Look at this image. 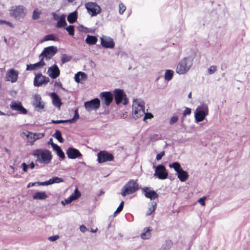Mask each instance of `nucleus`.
<instances>
[{"instance_id": "nucleus-20", "label": "nucleus", "mask_w": 250, "mask_h": 250, "mask_svg": "<svg viewBox=\"0 0 250 250\" xmlns=\"http://www.w3.org/2000/svg\"><path fill=\"white\" fill-rule=\"evenodd\" d=\"M47 74L51 78L55 79L59 76L60 70L57 65L54 64L48 68Z\"/></svg>"}, {"instance_id": "nucleus-56", "label": "nucleus", "mask_w": 250, "mask_h": 250, "mask_svg": "<svg viewBox=\"0 0 250 250\" xmlns=\"http://www.w3.org/2000/svg\"><path fill=\"white\" fill-rule=\"evenodd\" d=\"M21 167L24 172L27 171L28 168H29L28 165L24 162L21 164Z\"/></svg>"}, {"instance_id": "nucleus-58", "label": "nucleus", "mask_w": 250, "mask_h": 250, "mask_svg": "<svg viewBox=\"0 0 250 250\" xmlns=\"http://www.w3.org/2000/svg\"><path fill=\"white\" fill-rule=\"evenodd\" d=\"M51 15H52L53 16V19L55 20V21H58L60 18V16H59L55 12H52Z\"/></svg>"}, {"instance_id": "nucleus-10", "label": "nucleus", "mask_w": 250, "mask_h": 250, "mask_svg": "<svg viewBox=\"0 0 250 250\" xmlns=\"http://www.w3.org/2000/svg\"><path fill=\"white\" fill-rule=\"evenodd\" d=\"M114 158V157L112 154L105 150H101L97 154V161L100 164L112 161Z\"/></svg>"}, {"instance_id": "nucleus-64", "label": "nucleus", "mask_w": 250, "mask_h": 250, "mask_svg": "<svg viewBox=\"0 0 250 250\" xmlns=\"http://www.w3.org/2000/svg\"><path fill=\"white\" fill-rule=\"evenodd\" d=\"M94 31H95L94 29H89L88 28L86 27V28H85V30H84L83 32H85V33H89V32L94 33Z\"/></svg>"}, {"instance_id": "nucleus-18", "label": "nucleus", "mask_w": 250, "mask_h": 250, "mask_svg": "<svg viewBox=\"0 0 250 250\" xmlns=\"http://www.w3.org/2000/svg\"><path fill=\"white\" fill-rule=\"evenodd\" d=\"M101 44L105 48L113 49L115 47V42L110 37L103 36L100 38Z\"/></svg>"}, {"instance_id": "nucleus-27", "label": "nucleus", "mask_w": 250, "mask_h": 250, "mask_svg": "<svg viewBox=\"0 0 250 250\" xmlns=\"http://www.w3.org/2000/svg\"><path fill=\"white\" fill-rule=\"evenodd\" d=\"M48 197L45 191H38L35 192L32 196L34 200H45Z\"/></svg>"}, {"instance_id": "nucleus-30", "label": "nucleus", "mask_w": 250, "mask_h": 250, "mask_svg": "<svg viewBox=\"0 0 250 250\" xmlns=\"http://www.w3.org/2000/svg\"><path fill=\"white\" fill-rule=\"evenodd\" d=\"M23 134H24L26 137L27 139V142L28 143H29L31 145H33L34 143L36 141V139H35V136L33 135L34 133L26 131L25 132H23Z\"/></svg>"}, {"instance_id": "nucleus-36", "label": "nucleus", "mask_w": 250, "mask_h": 250, "mask_svg": "<svg viewBox=\"0 0 250 250\" xmlns=\"http://www.w3.org/2000/svg\"><path fill=\"white\" fill-rule=\"evenodd\" d=\"M172 245L173 243L170 240H166L160 249V250H169Z\"/></svg>"}, {"instance_id": "nucleus-24", "label": "nucleus", "mask_w": 250, "mask_h": 250, "mask_svg": "<svg viewBox=\"0 0 250 250\" xmlns=\"http://www.w3.org/2000/svg\"><path fill=\"white\" fill-rule=\"evenodd\" d=\"M87 79V76L86 74L84 72L79 71L75 75L74 77V79L75 82L77 83H82V81H86Z\"/></svg>"}, {"instance_id": "nucleus-49", "label": "nucleus", "mask_w": 250, "mask_h": 250, "mask_svg": "<svg viewBox=\"0 0 250 250\" xmlns=\"http://www.w3.org/2000/svg\"><path fill=\"white\" fill-rule=\"evenodd\" d=\"M34 135L35 136V139H36V141L43 138L44 136V133H34Z\"/></svg>"}, {"instance_id": "nucleus-39", "label": "nucleus", "mask_w": 250, "mask_h": 250, "mask_svg": "<svg viewBox=\"0 0 250 250\" xmlns=\"http://www.w3.org/2000/svg\"><path fill=\"white\" fill-rule=\"evenodd\" d=\"M174 72L172 70L167 69L165 73V79L166 81H169L172 79Z\"/></svg>"}, {"instance_id": "nucleus-28", "label": "nucleus", "mask_w": 250, "mask_h": 250, "mask_svg": "<svg viewBox=\"0 0 250 250\" xmlns=\"http://www.w3.org/2000/svg\"><path fill=\"white\" fill-rule=\"evenodd\" d=\"M52 41H58L59 38L54 34H50L45 35L42 39L41 40L40 42L42 43L44 42Z\"/></svg>"}, {"instance_id": "nucleus-52", "label": "nucleus", "mask_w": 250, "mask_h": 250, "mask_svg": "<svg viewBox=\"0 0 250 250\" xmlns=\"http://www.w3.org/2000/svg\"><path fill=\"white\" fill-rule=\"evenodd\" d=\"M48 144L51 145L53 149L57 148V147H58L59 146L57 144L53 143L52 138H50L49 139V140L48 142Z\"/></svg>"}, {"instance_id": "nucleus-53", "label": "nucleus", "mask_w": 250, "mask_h": 250, "mask_svg": "<svg viewBox=\"0 0 250 250\" xmlns=\"http://www.w3.org/2000/svg\"><path fill=\"white\" fill-rule=\"evenodd\" d=\"M191 113V109L188 107H186L185 110L183 112V116H186L187 115H189Z\"/></svg>"}, {"instance_id": "nucleus-42", "label": "nucleus", "mask_w": 250, "mask_h": 250, "mask_svg": "<svg viewBox=\"0 0 250 250\" xmlns=\"http://www.w3.org/2000/svg\"><path fill=\"white\" fill-rule=\"evenodd\" d=\"M75 27L73 25H70L66 27H65V29L68 32V34L70 36H74L75 34Z\"/></svg>"}, {"instance_id": "nucleus-51", "label": "nucleus", "mask_w": 250, "mask_h": 250, "mask_svg": "<svg viewBox=\"0 0 250 250\" xmlns=\"http://www.w3.org/2000/svg\"><path fill=\"white\" fill-rule=\"evenodd\" d=\"M178 120V117L177 116H172L169 121V124L170 125L174 124L176 123Z\"/></svg>"}, {"instance_id": "nucleus-54", "label": "nucleus", "mask_w": 250, "mask_h": 250, "mask_svg": "<svg viewBox=\"0 0 250 250\" xmlns=\"http://www.w3.org/2000/svg\"><path fill=\"white\" fill-rule=\"evenodd\" d=\"M165 151H162L160 153H158L156 156V160L157 161L160 160L165 155Z\"/></svg>"}, {"instance_id": "nucleus-29", "label": "nucleus", "mask_w": 250, "mask_h": 250, "mask_svg": "<svg viewBox=\"0 0 250 250\" xmlns=\"http://www.w3.org/2000/svg\"><path fill=\"white\" fill-rule=\"evenodd\" d=\"M178 178L181 182L186 181L188 178L189 175L188 172L183 169H181V170L178 172L177 173Z\"/></svg>"}, {"instance_id": "nucleus-8", "label": "nucleus", "mask_w": 250, "mask_h": 250, "mask_svg": "<svg viewBox=\"0 0 250 250\" xmlns=\"http://www.w3.org/2000/svg\"><path fill=\"white\" fill-rule=\"evenodd\" d=\"M87 12L91 17L96 16L102 12L101 7L95 2H88L85 4Z\"/></svg>"}, {"instance_id": "nucleus-57", "label": "nucleus", "mask_w": 250, "mask_h": 250, "mask_svg": "<svg viewBox=\"0 0 250 250\" xmlns=\"http://www.w3.org/2000/svg\"><path fill=\"white\" fill-rule=\"evenodd\" d=\"M59 237L58 235H53V236H50L48 238V240L51 242H54V241H55L56 240H57L59 238Z\"/></svg>"}, {"instance_id": "nucleus-34", "label": "nucleus", "mask_w": 250, "mask_h": 250, "mask_svg": "<svg viewBox=\"0 0 250 250\" xmlns=\"http://www.w3.org/2000/svg\"><path fill=\"white\" fill-rule=\"evenodd\" d=\"M151 230L150 227L145 228L141 234V238L144 240L149 239L151 237L150 231Z\"/></svg>"}, {"instance_id": "nucleus-13", "label": "nucleus", "mask_w": 250, "mask_h": 250, "mask_svg": "<svg viewBox=\"0 0 250 250\" xmlns=\"http://www.w3.org/2000/svg\"><path fill=\"white\" fill-rule=\"evenodd\" d=\"M32 104L35 110L38 112H41L44 108V103L42 101L41 96L39 94H36L33 96Z\"/></svg>"}, {"instance_id": "nucleus-60", "label": "nucleus", "mask_w": 250, "mask_h": 250, "mask_svg": "<svg viewBox=\"0 0 250 250\" xmlns=\"http://www.w3.org/2000/svg\"><path fill=\"white\" fill-rule=\"evenodd\" d=\"M54 85L55 86L59 87L63 90H65V89L62 87V84L61 83V82H56Z\"/></svg>"}, {"instance_id": "nucleus-61", "label": "nucleus", "mask_w": 250, "mask_h": 250, "mask_svg": "<svg viewBox=\"0 0 250 250\" xmlns=\"http://www.w3.org/2000/svg\"><path fill=\"white\" fill-rule=\"evenodd\" d=\"M80 229L82 232H85L87 230V229L84 225H81L80 227Z\"/></svg>"}, {"instance_id": "nucleus-15", "label": "nucleus", "mask_w": 250, "mask_h": 250, "mask_svg": "<svg viewBox=\"0 0 250 250\" xmlns=\"http://www.w3.org/2000/svg\"><path fill=\"white\" fill-rule=\"evenodd\" d=\"M49 78L43 76L40 72L35 75L34 80V85L35 86L39 87L42 84H46L49 82Z\"/></svg>"}, {"instance_id": "nucleus-33", "label": "nucleus", "mask_w": 250, "mask_h": 250, "mask_svg": "<svg viewBox=\"0 0 250 250\" xmlns=\"http://www.w3.org/2000/svg\"><path fill=\"white\" fill-rule=\"evenodd\" d=\"M98 41V38L95 36L87 35V37L85 39V42L90 45L95 44Z\"/></svg>"}, {"instance_id": "nucleus-46", "label": "nucleus", "mask_w": 250, "mask_h": 250, "mask_svg": "<svg viewBox=\"0 0 250 250\" xmlns=\"http://www.w3.org/2000/svg\"><path fill=\"white\" fill-rule=\"evenodd\" d=\"M41 12L38 11L36 10H34L33 12L32 19L34 20L39 19Z\"/></svg>"}, {"instance_id": "nucleus-31", "label": "nucleus", "mask_w": 250, "mask_h": 250, "mask_svg": "<svg viewBox=\"0 0 250 250\" xmlns=\"http://www.w3.org/2000/svg\"><path fill=\"white\" fill-rule=\"evenodd\" d=\"M78 19V12L77 10L70 13L67 16V21L70 23H74L77 21Z\"/></svg>"}, {"instance_id": "nucleus-9", "label": "nucleus", "mask_w": 250, "mask_h": 250, "mask_svg": "<svg viewBox=\"0 0 250 250\" xmlns=\"http://www.w3.org/2000/svg\"><path fill=\"white\" fill-rule=\"evenodd\" d=\"M114 97L117 104H119L123 102L124 105H126L128 104V99L126 98V94L124 90L121 89H115L113 91Z\"/></svg>"}, {"instance_id": "nucleus-1", "label": "nucleus", "mask_w": 250, "mask_h": 250, "mask_svg": "<svg viewBox=\"0 0 250 250\" xmlns=\"http://www.w3.org/2000/svg\"><path fill=\"white\" fill-rule=\"evenodd\" d=\"M144 115L143 121H146L147 119L153 118V116L151 113H145V103L139 101V99H135L133 104V116L137 119Z\"/></svg>"}, {"instance_id": "nucleus-23", "label": "nucleus", "mask_w": 250, "mask_h": 250, "mask_svg": "<svg viewBox=\"0 0 250 250\" xmlns=\"http://www.w3.org/2000/svg\"><path fill=\"white\" fill-rule=\"evenodd\" d=\"M50 96L52 98L53 104L59 109H60L62 103L58 94L55 92H52L50 93Z\"/></svg>"}, {"instance_id": "nucleus-3", "label": "nucleus", "mask_w": 250, "mask_h": 250, "mask_svg": "<svg viewBox=\"0 0 250 250\" xmlns=\"http://www.w3.org/2000/svg\"><path fill=\"white\" fill-rule=\"evenodd\" d=\"M9 11L10 16L17 21L23 20L27 14L26 8L22 5H13Z\"/></svg>"}, {"instance_id": "nucleus-41", "label": "nucleus", "mask_w": 250, "mask_h": 250, "mask_svg": "<svg viewBox=\"0 0 250 250\" xmlns=\"http://www.w3.org/2000/svg\"><path fill=\"white\" fill-rule=\"evenodd\" d=\"M81 196V192L78 190V188H76L74 191V192L70 196V198L72 199V200H75L79 198Z\"/></svg>"}, {"instance_id": "nucleus-48", "label": "nucleus", "mask_w": 250, "mask_h": 250, "mask_svg": "<svg viewBox=\"0 0 250 250\" xmlns=\"http://www.w3.org/2000/svg\"><path fill=\"white\" fill-rule=\"evenodd\" d=\"M217 70V67L215 65H211L208 69V72L209 74H213Z\"/></svg>"}, {"instance_id": "nucleus-12", "label": "nucleus", "mask_w": 250, "mask_h": 250, "mask_svg": "<svg viewBox=\"0 0 250 250\" xmlns=\"http://www.w3.org/2000/svg\"><path fill=\"white\" fill-rule=\"evenodd\" d=\"M100 98L103 105L108 106L113 101L114 96L110 91H104L100 94Z\"/></svg>"}, {"instance_id": "nucleus-38", "label": "nucleus", "mask_w": 250, "mask_h": 250, "mask_svg": "<svg viewBox=\"0 0 250 250\" xmlns=\"http://www.w3.org/2000/svg\"><path fill=\"white\" fill-rule=\"evenodd\" d=\"M53 150L56 152L57 155L60 159L63 160L65 158V154L63 151L62 150L60 146H58V147H57V148Z\"/></svg>"}, {"instance_id": "nucleus-35", "label": "nucleus", "mask_w": 250, "mask_h": 250, "mask_svg": "<svg viewBox=\"0 0 250 250\" xmlns=\"http://www.w3.org/2000/svg\"><path fill=\"white\" fill-rule=\"evenodd\" d=\"M53 137L56 139L60 143H62L64 140L62 137V132L59 130H56L55 132L53 135Z\"/></svg>"}, {"instance_id": "nucleus-16", "label": "nucleus", "mask_w": 250, "mask_h": 250, "mask_svg": "<svg viewBox=\"0 0 250 250\" xmlns=\"http://www.w3.org/2000/svg\"><path fill=\"white\" fill-rule=\"evenodd\" d=\"M154 176L159 179L164 180L167 178L168 172L163 165H159L156 167Z\"/></svg>"}, {"instance_id": "nucleus-62", "label": "nucleus", "mask_w": 250, "mask_h": 250, "mask_svg": "<svg viewBox=\"0 0 250 250\" xmlns=\"http://www.w3.org/2000/svg\"><path fill=\"white\" fill-rule=\"evenodd\" d=\"M85 28L86 27L84 26L83 25L81 24L78 26V30L80 32H84L85 30Z\"/></svg>"}, {"instance_id": "nucleus-50", "label": "nucleus", "mask_w": 250, "mask_h": 250, "mask_svg": "<svg viewBox=\"0 0 250 250\" xmlns=\"http://www.w3.org/2000/svg\"><path fill=\"white\" fill-rule=\"evenodd\" d=\"M126 9V6L122 3L119 4V13L122 15Z\"/></svg>"}, {"instance_id": "nucleus-32", "label": "nucleus", "mask_w": 250, "mask_h": 250, "mask_svg": "<svg viewBox=\"0 0 250 250\" xmlns=\"http://www.w3.org/2000/svg\"><path fill=\"white\" fill-rule=\"evenodd\" d=\"M80 118V115L79 113V110L78 108H76L74 111V115L72 119H68V120H62V123H69L71 124L75 123L78 119H79Z\"/></svg>"}, {"instance_id": "nucleus-26", "label": "nucleus", "mask_w": 250, "mask_h": 250, "mask_svg": "<svg viewBox=\"0 0 250 250\" xmlns=\"http://www.w3.org/2000/svg\"><path fill=\"white\" fill-rule=\"evenodd\" d=\"M66 16L65 14H62L60 16V19L57 21V22L56 24V27L58 28H61L62 27H65L67 25V23L66 22Z\"/></svg>"}, {"instance_id": "nucleus-6", "label": "nucleus", "mask_w": 250, "mask_h": 250, "mask_svg": "<svg viewBox=\"0 0 250 250\" xmlns=\"http://www.w3.org/2000/svg\"><path fill=\"white\" fill-rule=\"evenodd\" d=\"M208 114V108L207 104H203L198 106L194 112L195 122L197 123L204 120Z\"/></svg>"}, {"instance_id": "nucleus-63", "label": "nucleus", "mask_w": 250, "mask_h": 250, "mask_svg": "<svg viewBox=\"0 0 250 250\" xmlns=\"http://www.w3.org/2000/svg\"><path fill=\"white\" fill-rule=\"evenodd\" d=\"M50 123L55 124H61L62 123V120H51Z\"/></svg>"}, {"instance_id": "nucleus-17", "label": "nucleus", "mask_w": 250, "mask_h": 250, "mask_svg": "<svg viewBox=\"0 0 250 250\" xmlns=\"http://www.w3.org/2000/svg\"><path fill=\"white\" fill-rule=\"evenodd\" d=\"M142 190L145 196L151 200H155L159 196L157 192L150 187H145L142 188Z\"/></svg>"}, {"instance_id": "nucleus-5", "label": "nucleus", "mask_w": 250, "mask_h": 250, "mask_svg": "<svg viewBox=\"0 0 250 250\" xmlns=\"http://www.w3.org/2000/svg\"><path fill=\"white\" fill-rule=\"evenodd\" d=\"M139 188V184L134 180H130L122 188L121 195L125 197L127 195L132 194Z\"/></svg>"}, {"instance_id": "nucleus-40", "label": "nucleus", "mask_w": 250, "mask_h": 250, "mask_svg": "<svg viewBox=\"0 0 250 250\" xmlns=\"http://www.w3.org/2000/svg\"><path fill=\"white\" fill-rule=\"evenodd\" d=\"M151 206L148 208L147 211L146 213V216L150 215L152 212H154L156 208L157 203L156 202H152Z\"/></svg>"}, {"instance_id": "nucleus-44", "label": "nucleus", "mask_w": 250, "mask_h": 250, "mask_svg": "<svg viewBox=\"0 0 250 250\" xmlns=\"http://www.w3.org/2000/svg\"><path fill=\"white\" fill-rule=\"evenodd\" d=\"M124 201H122L120 203V204L119 207H118V208H117V209L114 212V215H116V214L119 213L120 212H121L122 211V210L124 208Z\"/></svg>"}, {"instance_id": "nucleus-37", "label": "nucleus", "mask_w": 250, "mask_h": 250, "mask_svg": "<svg viewBox=\"0 0 250 250\" xmlns=\"http://www.w3.org/2000/svg\"><path fill=\"white\" fill-rule=\"evenodd\" d=\"M169 167L171 168H173L175 171L177 173L178 172H179L181 169H182V167L179 163L177 162H174L172 164H170L169 165Z\"/></svg>"}, {"instance_id": "nucleus-4", "label": "nucleus", "mask_w": 250, "mask_h": 250, "mask_svg": "<svg viewBox=\"0 0 250 250\" xmlns=\"http://www.w3.org/2000/svg\"><path fill=\"white\" fill-rule=\"evenodd\" d=\"M193 64V60L191 57H185L178 63L176 72L179 75L186 74L191 68Z\"/></svg>"}, {"instance_id": "nucleus-21", "label": "nucleus", "mask_w": 250, "mask_h": 250, "mask_svg": "<svg viewBox=\"0 0 250 250\" xmlns=\"http://www.w3.org/2000/svg\"><path fill=\"white\" fill-rule=\"evenodd\" d=\"M18 71L13 68L9 69L6 74L7 81H10L12 83H15L18 80Z\"/></svg>"}, {"instance_id": "nucleus-2", "label": "nucleus", "mask_w": 250, "mask_h": 250, "mask_svg": "<svg viewBox=\"0 0 250 250\" xmlns=\"http://www.w3.org/2000/svg\"><path fill=\"white\" fill-rule=\"evenodd\" d=\"M33 155L37 158L36 162L44 165L49 164L52 159L51 152L47 149H35L33 151Z\"/></svg>"}, {"instance_id": "nucleus-45", "label": "nucleus", "mask_w": 250, "mask_h": 250, "mask_svg": "<svg viewBox=\"0 0 250 250\" xmlns=\"http://www.w3.org/2000/svg\"><path fill=\"white\" fill-rule=\"evenodd\" d=\"M41 183H44V182H34V183L30 182V183H28V184L27 186V187L28 188H29L30 187H33V186H46V185H41Z\"/></svg>"}, {"instance_id": "nucleus-14", "label": "nucleus", "mask_w": 250, "mask_h": 250, "mask_svg": "<svg viewBox=\"0 0 250 250\" xmlns=\"http://www.w3.org/2000/svg\"><path fill=\"white\" fill-rule=\"evenodd\" d=\"M10 108L14 111H17L21 114L26 115L28 111L24 107L21 103L19 101H13L10 104Z\"/></svg>"}, {"instance_id": "nucleus-47", "label": "nucleus", "mask_w": 250, "mask_h": 250, "mask_svg": "<svg viewBox=\"0 0 250 250\" xmlns=\"http://www.w3.org/2000/svg\"><path fill=\"white\" fill-rule=\"evenodd\" d=\"M73 200L71 198H70V196L68 197L67 199H65L64 200H62L61 201V204L63 206H65L66 204H69L71 203Z\"/></svg>"}, {"instance_id": "nucleus-7", "label": "nucleus", "mask_w": 250, "mask_h": 250, "mask_svg": "<svg viewBox=\"0 0 250 250\" xmlns=\"http://www.w3.org/2000/svg\"><path fill=\"white\" fill-rule=\"evenodd\" d=\"M57 51L58 49L56 46H49L45 47L39 57L40 58H43V60L44 59L49 60L57 53Z\"/></svg>"}, {"instance_id": "nucleus-22", "label": "nucleus", "mask_w": 250, "mask_h": 250, "mask_svg": "<svg viewBox=\"0 0 250 250\" xmlns=\"http://www.w3.org/2000/svg\"><path fill=\"white\" fill-rule=\"evenodd\" d=\"M40 61L37 63L27 64L26 70L27 71H32L42 68L45 65V63L43 60V58H40Z\"/></svg>"}, {"instance_id": "nucleus-25", "label": "nucleus", "mask_w": 250, "mask_h": 250, "mask_svg": "<svg viewBox=\"0 0 250 250\" xmlns=\"http://www.w3.org/2000/svg\"><path fill=\"white\" fill-rule=\"evenodd\" d=\"M63 182V179L57 176H54L49 180L44 181V183H41V185H46V186H48L55 183H60Z\"/></svg>"}, {"instance_id": "nucleus-43", "label": "nucleus", "mask_w": 250, "mask_h": 250, "mask_svg": "<svg viewBox=\"0 0 250 250\" xmlns=\"http://www.w3.org/2000/svg\"><path fill=\"white\" fill-rule=\"evenodd\" d=\"M72 59L71 56H68L66 54H63L61 57V62L62 63H65L68 62H69Z\"/></svg>"}, {"instance_id": "nucleus-11", "label": "nucleus", "mask_w": 250, "mask_h": 250, "mask_svg": "<svg viewBox=\"0 0 250 250\" xmlns=\"http://www.w3.org/2000/svg\"><path fill=\"white\" fill-rule=\"evenodd\" d=\"M84 106L86 111L90 112L98 109L100 106V100L96 98L84 103Z\"/></svg>"}, {"instance_id": "nucleus-55", "label": "nucleus", "mask_w": 250, "mask_h": 250, "mask_svg": "<svg viewBox=\"0 0 250 250\" xmlns=\"http://www.w3.org/2000/svg\"><path fill=\"white\" fill-rule=\"evenodd\" d=\"M206 199V197L204 196L202 198H200L198 200V202L202 205V206H205V200Z\"/></svg>"}, {"instance_id": "nucleus-59", "label": "nucleus", "mask_w": 250, "mask_h": 250, "mask_svg": "<svg viewBox=\"0 0 250 250\" xmlns=\"http://www.w3.org/2000/svg\"><path fill=\"white\" fill-rule=\"evenodd\" d=\"M161 137H160L159 135L157 134L153 135L151 137V140L154 141L158 140Z\"/></svg>"}, {"instance_id": "nucleus-19", "label": "nucleus", "mask_w": 250, "mask_h": 250, "mask_svg": "<svg viewBox=\"0 0 250 250\" xmlns=\"http://www.w3.org/2000/svg\"><path fill=\"white\" fill-rule=\"evenodd\" d=\"M66 154L69 159H75L82 156L80 151L73 147H69L66 150Z\"/></svg>"}]
</instances>
